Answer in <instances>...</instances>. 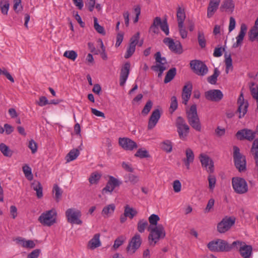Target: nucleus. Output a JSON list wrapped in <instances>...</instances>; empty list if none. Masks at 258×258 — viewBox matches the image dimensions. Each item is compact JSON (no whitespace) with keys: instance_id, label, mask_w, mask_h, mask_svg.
I'll return each instance as SVG.
<instances>
[{"instance_id":"b1692460","label":"nucleus","mask_w":258,"mask_h":258,"mask_svg":"<svg viewBox=\"0 0 258 258\" xmlns=\"http://www.w3.org/2000/svg\"><path fill=\"white\" fill-rule=\"evenodd\" d=\"M239 252L243 258H249L252 253V247L244 242V244L239 247Z\"/></svg>"},{"instance_id":"f3484780","label":"nucleus","mask_w":258,"mask_h":258,"mask_svg":"<svg viewBox=\"0 0 258 258\" xmlns=\"http://www.w3.org/2000/svg\"><path fill=\"white\" fill-rule=\"evenodd\" d=\"M118 143L125 150L132 151L138 148L137 144L134 141L127 138H120Z\"/></svg>"},{"instance_id":"72a5a7b5","label":"nucleus","mask_w":258,"mask_h":258,"mask_svg":"<svg viewBox=\"0 0 258 258\" xmlns=\"http://www.w3.org/2000/svg\"><path fill=\"white\" fill-rule=\"evenodd\" d=\"M0 151L4 156L6 157H11L13 155V151L4 143L0 144Z\"/></svg>"},{"instance_id":"4468645a","label":"nucleus","mask_w":258,"mask_h":258,"mask_svg":"<svg viewBox=\"0 0 258 258\" xmlns=\"http://www.w3.org/2000/svg\"><path fill=\"white\" fill-rule=\"evenodd\" d=\"M140 37V33H136L130 39V42L129 46L127 48L126 53L125 54L124 57L125 58H128L130 57L135 52L136 49V46L138 43L139 39Z\"/></svg>"},{"instance_id":"7ed1b4c3","label":"nucleus","mask_w":258,"mask_h":258,"mask_svg":"<svg viewBox=\"0 0 258 258\" xmlns=\"http://www.w3.org/2000/svg\"><path fill=\"white\" fill-rule=\"evenodd\" d=\"M233 161L235 167L241 172L246 170V161L245 156L240 152L239 148L237 146L233 147Z\"/></svg>"},{"instance_id":"8fccbe9b","label":"nucleus","mask_w":258,"mask_h":258,"mask_svg":"<svg viewBox=\"0 0 258 258\" xmlns=\"http://www.w3.org/2000/svg\"><path fill=\"white\" fill-rule=\"evenodd\" d=\"M152 106V102L151 100H148L142 111V114L144 116L147 115L151 110Z\"/></svg>"},{"instance_id":"dca6fc26","label":"nucleus","mask_w":258,"mask_h":258,"mask_svg":"<svg viewBox=\"0 0 258 258\" xmlns=\"http://www.w3.org/2000/svg\"><path fill=\"white\" fill-rule=\"evenodd\" d=\"M121 183L122 182L118 180L117 178L112 176H110L106 185L102 189V194L107 192L111 193L115 187L119 186Z\"/></svg>"},{"instance_id":"3c124183","label":"nucleus","mask_w":258,"mask_h":258,"mask_svg":"<svg viewBox=\"0 0 258 258\" xmlns=\"http://www.w3.org/2000/svg\"><path fill=\"white\" fill-rule=\"evenodd\" d=\"M53 191L55 193V199L56 201L57 202H59L62 192L61 189L57 184H55L53 186Z\"/></svg>"},{"instance_id":"0e129e2a","label":"nucleus","mask_w":258,"mask_h":258,"mask_svg":"<svg viewBox=\"0 0 258 258\" xmlns=\"http://www.w3.org/2000/svg\"><path fill=\"white\" fill-rule=\"evenodd\" d=\"M181 183L178 180H175L173 181V187L175 192H178L181 190Z\"/></svg>"},{"instance_id":"58836bf2","label":"nucleus","mask_w":258,"mask_h":258,"mask_svg":"<svg viewBox=\"0 0 258 258\" xmlns=\"http://www.w3.org/2000/svg\"><path fill=\"white\" fill-rule=\"evenodd\" d=\"M161 148L167 153H170L172 150V143L170 140H165L161 144Z\"/></svg>"},{"instance_id":"7c9ffc66","label":"nucleus","mask_w":258,"mask_h":258,"mask_svg":"<svg viewBox=\"0 0 258 258\" xmlns=\"http://www.w3.org/2000/svg\"><path fill=\"white\" fill-rule=\"evenodd\" d=\"M33 189L36 191V196L38 199L43 197V187L41 183L38 181H34L32 183Z\"/></svg>"},{"instance_id":"5701e85b","label":"nucleus","mask_w":258,"mask_h":258,"mask_svg":"<svg viewBox=\"0 0 258 258\" xmlns=\"http://www.w3.org/2000/svg\"><path fill=\"white\" fill-rule=\"evenodd\" d=\"M220 0H210L207 8V17L210 18L214 15L218 9Z\"/></svg>"},{"instance_id":"6ab92c4d","label":"nucleus","mask_w":258,"mask_h":258,"mask_svg":"<svg viewBox=\"0 0 258 258\" xmlns=\"http://www.w3.org/2000/svg\"><path fill=\"white\" fill-rule=\"evenodd\" d=\"M130 63L126 62L121 69L119 77V84L121 86H123L125 83L130 74Z\"/></svg>"},{"instance_id":"4be33fe9","label":"nucleus","mask_w":258,"mask_h":258,"mask_svg":"<svg viewBox=\"0 0 258 258\" xmlns=\"http://www.w3.org/2000/svg\"><path fill=\"white\" fill-rule=\"evenodd\" d=\"M246 25L244 23L242 24L240 26V32L237 36L236 37V42L234 43L232 45L233 48H237L242 45L244 37L246 33Z\"/></svg>"},{"instance_id":"393cba45","label":"nucleus","mask_w":258,"mask_h":258,"mask_svg":"<svg viewBox=\"0 0 258 258\" xmlns=\"http://www.w3.org/2000/svg\"><path fill=\"white\" fill-rule=\"evenodd\" d=\"M192 89V85L190 83H187L184 86L182 93V103L185 105L187 104L190 97Z\"/></svg>"},{"instance_id":"5fc2aeb1","label":"nucleus","mask_w":258,"mask_h":258,"mask_svg":"<svg viewBox=\"0 0 258 258\" xmlns=\"http://www.w3.org/2000/svg\"><path fill=\"white\" fill-rule=\"evenodd\" d=\"M244 244V241L236 240L233 241L231 244L228 243V246L230 247L229 251H231L232 249H236L239 250V247L241 246Z\"/></svg>"},{"instance_id":"69168bd1","label":"nucleus","mask_w":258,"mask_h":258,"mask_svg":"<svg viewBox=\"0 0 258 258\" xmlns=\"http://www.w3.org/2000/svg\"><path fill=\"white\" fill-rule=\"evenodd\" d=\"M49 101L45 96H41L39 98L37 104L40 106H43L48 104Z\"/></svg>"},{"instance_id":"49530a36","label":"nucleus","mask_w":258,"mask_h":258,"mask_svg":"<svg viewBox=\"0 0 258 258\" xmlns=\"http://www.w3.org/2000/svg\"><path fill=\"white\" fill-rule=\"evenodd\" d=\"M148 223L146 220H140L137 225V229L140 233H143L146 227L148 226Z\"/></svg>"},{"instance_id":"c9c22d12","label":"nucleus","mask_w":258,"mask_h":258,"mask_svg":"<svg viewBox=\"0 0 258 258\" xmlns=\"http://www.w3.org/2000/svg\"><path fill=\"white\" fill-rule=\"evenodd\" d=\"M248 103L247 102L240 103L239 105L237 111L239 112V118H241L244 116L247 111Z\"/></svg>"},{"instance_id":"f704fd0d","label":"nucleus","mask_w":258,"mask_h":258,"mask_svg":"<svg viewBox=\"0 0 258 258\" xmlns=\"http://www.w3.org/2000/svg\"><path fill=\"white\" fill-rule=\"evenodd\" d=\"M124 213L131 219H133L137 214V211L133 208L130 207L128 205L124 207Z\"/></svg>"},{"instance_id":"ea45409f","label":"nucleus","mask_w":258,"mask_h":258,"mask_svg":"<svg viewBox=\"0 0 258 258\" xmlns=\"http://www.w3.org/2000/svg\"><path fill=\"white\" fill-rule=\"evenodd\" d=\"M250 93L253 98H258V85L254 82L250 83L249 86Z\"/></svg>"},{"instance_id":"a19ab883","label":"nucleus","mask_w":258,"mask_h":258,"mask_svg":"<svg viewBox=\"0 0 258 258\" xmlns=\"http://www.w3.org/2000/svg\"><path fill=\"white\" fill-rule=\"evenodd\" d=\"M23 171L25 177L29 180H32L33 178V174L32 173L31 168L27 164L23 166Z\"/></svg>"},{"instance_id":"473e14b6","label":"nucleus","mask_w":258,"mask_h":258,"mask_svg":"<svg viewBox=\"0 0 258 258\" xmlns=\"http://www.w3.org/2000/svg\"><path fill=\"white\" fill-rule=\"evenodd\" d=\"M176 74V69L175 68H172L167 72L165 76L164 82V83H168L173 79Z\"/></svg>"},{"instance_id":"052dcab7","label":"nucleus","mask_w":258,"mask_h":258,"mask_svg":"<svg viewBox=\"0 0 258 258\" xmlns=\"http://www.w3.org/2000/svg\"><path fill=\"white\" fill-rule=\"evenodd\" d=\"M215 200L214 199H210L207 205V206L204 210L205 213H209L211 211V209H213L214 205Z\"/></svg>"},{"instance_id":"ddd939ff","label":"nucleus","mask_w":258,"mask_h":258,"mask_svg":"<svg viewBox=\"0 0 258 258\" xmlns=\"http://www.w3.org/2000/svg\"><path fill=\"white\" fill-rule=\"evenodd\" d=\"M205 96L206 99L208 100L213 102H219L223 98V94L220 90L212 89L205 92Z\"/></svg>"},{"instance_id":"cd10ccee","label":"nucleus","mask_w":258,"mask_h":258,"mask_svg":"<svg viewBox=\"0 0 258 258\" xmlns=\"http://www.w3.org/2000/svg\"><path fill=\"white\" fill-rule=\"evenodd\" d=\"M177 20L178 22V26H182V24H184L185 19L186 18L184 10L181 7H178L177 9Z\"/></svg>"},{"instance_id":"4d7b16f0","label":"nucleus","mask_w":258,"mask_h":258,"mask_svg":"<svg viewBox=\"0 0 258 258\" xmlns=\"http://www.w3.org/2000/svg\"><path fill=\"white\" fill-rule=\"evenodd\" d=\"M209 182V187L211 190H213L215 187L216 182V179L215 176L213 175H209L208 177Z\"/></svg>"},{"instance_id":"a211bd4d","label":"nucleus","mask_w":258,"mask_h":258,"mask_svg":"<svg viewBox=\"0 0 258 258\" xmlns=\"http://www.w3.org/2000/svg\"><path fill=\"white\" fill-rule=\"evenodd\" d=\"M199 158L202 166L205 168L208 172H213L214 171V162L210 157L207 155L201 154Z\"/></svg>"},{"instance_id":"680f3d73","label":"nucleus","mask_w":258,"mask_h":258,"mask_svg":"<svg viewBox=\"0 0 258 258\" xmlns=\"http://www.w3.org/2000/svg\"><path fill=\"white\" fill-rule=\"evenodd\" d=\"M40 252V249H35L28 254L27 258H38Z\"/></svg>"},{"instance_id":"a18cd8bd","label":"nucleus","mask_w":258,"mask_h":258,"mask_svg":"<svg viewBox=\"0 0 258 258\" xmlns=\"http://www.w3.org/2000/svg\"><path fill=\"white\" fill-rule=\"evenodd\" d=\"M198 40L199 45L201 48H203L206 47V41L203 32H198Z\"/></svg>"},{"instance_id":"2eb2a0df","label":"nucleus","mask_w":258,"mask_h":258,"mask_svg":"<svg viewBox=\"0 0 258 258\" xmlns=\"http://www.w3.org/2000/svg\"><path fill=\"white\" fill-rule=\"evenodd\" d=\"M141 243L142 240L140 235L139 234H135L128 243L126 247L127 251H132V253H135L140 247Z\"/></svg>"},{"instance_id":"a878e982","label":"nucleus","mask_w":258,"mask_h":258,"mask_svg":"<svg viewBox=\"0 0 258 258\" xmlns=\"http://www.w3.org/2000/svg\"><path fill=\"white\" fill-rule=\"evenodd\" d=\"M234 4L232 0H225L223 2L220 9L221 12L232 14L234 9Z\"/></svg>"},{"instance_id":"423d86ee","label":"nucleus","mask_w":258,"mask_h":258,"mask_svg":"<svg viewBox=\"0 0 258 258\" xmlns=\"http://www.w3.org/2000/svg\"><path fill=\"white\" fill-rule=\"evenodd\" d=\"M56 215L55 210L51 209L42 213L38 221L44 226H50L56 222Z\"/></svg>"},{"instance_id":"c756f323","label":"nucleus","mask_w":258,"mask_h":258,"mask_svg":"<svg viewBox=\"0 0 258 258\" xmlns=\"http://www.w3.org/2000/svg\"><path fill=\"white\" fill-rule=\"evenodd\" d=\"M80 155V150L78 149H73L71 150L66 156L67 162H70L75 160Z\"/></svg>"},{"instance_id":"f257e3e1","label":"nucleus","mask_w":258,"mask_h":258,"mask_svg":"<svg viewBox=\"0 0 258 258\" xmlns=\"http://www.w3.org/2000/svg\"><path fill=\"white\" fill-rule=\"evenodd\" d=\"M150 233L148 235L149 244L154 246L160 239L164 238L166 236V232L163 226L158 224L155 227H150L148 228Z\"/></svg>"},{"instance_id":"bb28decb","label":"nucleus","mask_w":258,"mask_h":258,"mask_svg":"<svg viewBox=\"0 0 258 258\" xmlns=\"http://www.w3.org/2000/svg\"><path fill=\"white\" fill-rule=\"evenodd\" d=\"M100 245V234H95L93 237L89 241L88 246L91 249H94L95 248L99 247Z\"/></svg>"},{"instance_id":"774afa93","label":"nucleus","mask_w":258,"mask_h":258,"mask_svg":"<svg viewBox=\"0 0 258 258\" xmlns=\"http://www.w3.org/2000/svg\"><path fill=\"white\" fill-rule=\"evenodd\" d=\"M249 39L251 41H253L256 38H257V32L254 29H251L249 32Z\"/></svg>"},{"instance_id":"13d9d810","label":"nucleus","mask_w":258,"mask_h":258,"mask_svg":"<svg viewBox=\"0 0 258 258\" xmlns=\"http://www.w3.org/2000/svg\"><path fill=\"white\" fill-rule=\"evenodd\" d=\"M178 106L177 98L175 96H173L171 98V103L170 106V109L171 110V113L173 112Z\"/></svg>"},{"instance_id":"de8ad7c7","label":"nucleus","mask_w":258,"mask_h":258,"mask_svg":"<svg viewBox=\"0 0 258 258\" xmlns=\"http://www.w3.org/2000/svg\"><path fill=\"white\" fill-rule=\"evenodd\" d=\"M78 54L74 50H67L63 53V56L74 61L77 57Z\"/></svg>"},{"instance_id":"9d476101","label":"nucleus","mask_w":258,"mask_h":258,"mask_svg":"<svg viewBox=\"0 0 258 258\" xmlns=\"http://www.w3.org/2000/svg\"><path fill=\"white\" fill-rule=\"evenodd\" d=\"M236 218L234 216H226L217 224V231L224 233L228 231L235 224Z\"/></svg>"},{"instance_id":"9b49d317","label":"nucleus","mask_w":258,"mask_h":258,"mask_svg":"<svg viewBox=\"0 0 258 258\" xmlns=\"http://www.w3.org/2000/svg\"><path fill=\"white\" fill-rule=\"evenodd\" d=\"M190 66L194 72L199 76H204L208 72V67L201 60L196 59L191 60Z\"/></svg>"},{"instance_id":"aec40b11","label":"nucleus","mask_w":258,"mask_h":258,"mask_svg":"<svg viewBox=\"0 0 258 258\" xmlns=\"http://www.w3.org/2000/svg\"><path fill=\"white\" fill-rule=\"evenodd\" d=\"M161 111L159 108H157L152 112L149 119L148 124L149 130H151L155 126L161 117Z\"/></svg>"},{"instance_id":"603ef678","label":"nucleus","mask_w":258,"mask_h":258,"mask_svg":"<svg viewBox=\"0 0 258 258\" xmlns=\"http://www.w3.org/2000/svg\"><path fill=\"white\" fill-rule=\"evenodd\" d=\"M186 158L183 160L193 162L195 159V155L192 150L190 148H187L185 151Z\"/></svg>"},{"instance_id":"1a4fd4ad","label":"nucleus","mask_w":258,"mask_h":258,"mask_svg":"<svg viewBox=\"0 0 258 258\" xmlns=\"http://www.w3.org/2000/svg\"><path fill=\"white\" fill-rule=\"evenodd\" d=\"M176 126L180 139L185 140L189 133V127L182 117H177L176 120Z\"/></svg>"},{"instance_id":"79ce46f5","label":"nucleus","mask_w":258,"mask_h":258,"mask_svg":"<svg viewBox=\"0 0 258 258\" xmlns=\"http://www.w3.org/2000/svg\"><path fill=\"white\" fill-rule=\"evenodd\" d=\"M125 240L126 237L124 236L121 235L118 237L114 241L113 248L116 249L124 242Z\"/></svg>"},{"instance_id":"20e7f679","label":"nucleus","mask_w":258,"mask_h":258,"mask_svg":"<svg viewBox=\"0 0 258 258\" xmlns=\"http://www.w3.org/2000/svg\"><path fill=\"white\" fill-rule=\"evenodd\" d=\"M159 27L160 28L161 30L165 33L166 35H169V26L166 18L162 21L160 17H156L155 18L153 24L150 27V31H152L154 34L158 33Z\"/></svg>"},{"instance_id":"37998d69","label":"nucleus","mask_w":258,"mask_h":258,"mask_svg":"<svg viewBox=\"0 0 258 258\" xmlns=\"http://www.w3.org/2000/svg\"><path fill=\"white\" fill-rule=\"evenodd\" d=\"M101 176V175L98 173H92L89 178V181L91 184H96L100 180Z\"/></svg>"},{"instance_id":"6e6552de","label":"nucleus","mask_w":258,"mask_h":258,"mask_svg":"<svg viewBox=\"0 0 258 258\" xmlns=\"http://www.w3.org/2000/svg\"><path fill=\"white\" fill-rule=\"evenodd\" d=\"M232 185L234 191L243 194L248 191V185L245 180L241 177H234L232 179Z\"/></svg>"},{"instance_id":"f8f14e48","label":"nucleus","mask_w":258,"mask_h":258,"mask_svg":"<svg viewBox=\"0 0 258 258\" xmlns=\"http://www.w3.org/2000/svg\"><path fill=\"white\" fill-rule=\"evenodd\" d=\"M163 42L167 45L169 49L173 52L177 54L182 53V48L180 42L178 41L174 42L172 38L169 37L165 38Z\"/></svg>"},{"instance_id":"c85d7f7f","label":"nucleus","mask_w":258,"mask_h":258,"mask_svg":"<svg viewBox=\"0 0 258 258\" xmlns=\"http://www.w3.org/2000/svg\"><path fill=\"white\" fill-rule=\"evenodd\" d=\"M17 240L23 247L27 248H33L35 247V243L32 240H26L25 239L22 238L21 237L17 238Z\"/></svg>"},{"instance_id":"338daca9","label":"nucleus","mask_w":258,"mask_h":258,"mask_svg":"<svg viewBox=\"0 0 258 258\" xmlns=\"http://www.w3.org/2000/svg\"><path fill=\"white\" fill-rule=\"evenodd\" d=\"M96 0H87L86 5L88 7V10L90 12H92L95 7Z\"/></svg>"},{"instance_id":"c03bdc74","label":"nucleus","mask_w":258,"mask_h":258,"mask_svg":"<svg viewBox=\"0 0 258 258\" xmlns=\"http://www.w3.org/2000/svg\"><path fill=\"white\" fill-rule=\"evenodd\" d=\"M94 27L96 31L99 34L103 35L105 34V31L103 27L98 24L97 18L96 17H94Z\"/></svg>"},{"instance_id":"6e6d98bb","label":"nucleus","mask_w":258,"mask_h":258,"mask_svg":"<svg viewBox=\"0 0 258 258\" xmlns=\"http://www.w3.org/2000/svg\"><path fill=\"white\" fill-rule=\"evenodd\" d=\"M159 217L156 214H152L149 217V221L151 225L157 226H158L157 223L159 221Z\"/></svg>"},{"instance_id":"2f4dec72","label":"nucleus","mask_w":258,"mask_h":258,"mask_svg":"<svg viewBox=\"0 0 258 258\" xmlns=\"http://www.w3.org/2000/svg\"><path fill=\"white\" fill-rule=\"evenodd\" d=\"M115 206L114 204H111L103 208L101 214L104 217H108L112 214L114 211Z\"/></svg>"},{"instance_id":"412c9836","label":"nucleus","mask_w":258,"mask_h":258,"mask_svg":"<svg viewBox=\"0 0 258 258\" xmlns=\"http://www.w3.org/2000/svg\"><path fill=\"white\" fill-rule=\"evenodd\" d=\"M236 136L240 140L246 139L248 141H252L255 137L254 133L248 129L238 131L236 134Z\"/></svg>"},{"instance_id":"864d4df0","label":"nucleus","mask_w":258,"mask_h":258,"mask_svg":"<svg viewBox=\"0 0 258 258\" xmlns=\"http://www.w3.org/2000/svg\"><path fill=\"white\" fill-rule=\"evenodd\" d=\"M135 156L140 158H148L150 157L148 152L146 150H142V149H139L135 154Z\"/></svg>"},{"instance_id":"4c0bfd02","label":"nucleus","mask_w":258,"mask_h":258,"mask_svg":"<svg viewBox=\"0 0 258 258\" xmlns=\"http://www.w3.org/2000/svg\"><path fill=\"white\" fill-rule=\"evenodd\" d=\"M220 73L218 68H215L214 74L207 78V81L211 84L215 85L217 83V78Z\"/></svg>"},{"instance_id":"e2e57ef3","label":"nucleus","mask_w":258,"mask_h":258,"mask_svg":"<svg viewBox=\"0 0 258 258\" xmlns=\"http://www.w3.org/2000/svg\"><path fill=\"white\" fill-rule=\"evenodd\" d=\"M28 147L31 149L32 153H35L37 151V145L36 143L33 140L29 142Z\"/></svg>"},{"instance_id":"f03ea898","label":"nucleus","mask_w":258,"mask_h":258,"mask_svg":"<svg viewBox=\"0 0 258 258\" xmlns=\"http://www.w3.org/2000/svg\"><path fill=\"white\" fill-rule=\"evenodd\" d=\"M187 119L189 124L195 130L201 131V124L197 113V106L192 105L189 109L186 111Z\"/></svg>"},{"instance_id":"09e8293b","label":"nucleus","mask_w":258,"mask_h":258,"mask_svg":"<svg viewBox=\"0 0 258 258\" xmlns=\"http://www.w3.org/2000/svg\"><path fill=\"white\" fill-rule=\"evenodd\" d=\"M225 64H226V73L227 74L229 72V70L232 68V60L230 54H225Z\"/></svg>"},{"instance_id":"e433bc0d","label":"nucleus","mask_w":258,"mask_h":258,"mask_svg":"<svg viewBox=\"0 0 258 258\" xmlns=\"http://www.w3.org/2000/svg\"><path fill=\"white\" fill-rule=\"evenodd\" d=\"M10 4L8 0H1L0 1V9L1 13L4 15H7L9 9Z\"/></svg>"},{"instance_id":"bf43d9fd","label":"nucleus","mask_w":258,"mask_h":258,"mask_svg":"<svg viewBox=\"0 0 258 258\" xmlns=\"http://www.w3.org/2000/svg\"><path fill=\"white\" fill-rule=\"evenodd\" d=\"M155 58L157 62L161 64H164L166 63V58L164 57H162L160 52H157L155 54Z\"/></svg>"},{"instance_id":"39448f33","label":"nucleus","mask_w":258,"mask_h":258,"mask_svg":"<svg viewBox=\"0 0 258 258\" xmlns=\"http://www.w3.org/2000/svg\"><path fill=\"white\" fill-rule=\"evenodd\" d=\"M207 247L210 251L214 252H228L230 249L228 242L221 239L209 242Z\"/></svg>"},{"instance_id":"0eeeda50","label":"nucleus","mask_w":258,"mask_h":258,"mask_svg":"<svg viewBox=\"0 0 258 258\" xmlns=\"http://www.w3.org/2000/svg\"><path fill=\"white\" fill-rule=\"evenodd\" d=\"M66 216L69 223L73 224L81 225L83 223L80 219L82 216L80 210L76 208H69L66 211Z\"/></svg>"}]
</instances>
